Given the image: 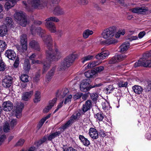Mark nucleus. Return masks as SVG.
<instances>
[{
  "mask_svg": "<svg viewBox=\"0 0 151 151\" xmlns=\"http://www.w3.org/2000/svg\"><path fill=\"white\" fill-rule=\"evenodd\" d=\"M42 39L47 48L46 51L47 58L52 61H58L61 57V53L57 49L55 50V52L53 50V40L51 35H45Z\"/></svg>",
  "mask_w": 151,
  "mask_h": 151,
  "instance_id": "nucleus-1",
  "label": "nucleus"
},
{
  "mask_svg": "<svg viewBox=\"0 0 151 151\" xmlns=\"http://www.w3.org/2000/svg\"><path fill=\"white\" fill-rule=\"evenodd\" d=\"M116 27L115 26H111L104 30L102 33V37L107 40L102 42L103 44L109 45L117 43V41L113 39L115 36L116 31Z\"/></svg>",
  "mask_w": 151,
  "mask_h": 151,
  "instance_id": "nucleus-2",
  "label": "nucleus"
},
{
  "mask_svg": "<svg viewBox=\"0 0 151 151\" xmlns=\"http://www.w3.org/2000/svg\"><path fill=\"white\" fill-rule=\"evenodd\" d=\"M135 68L143 66L145 67H151V50L145 53L143 57L140 58L134 64Z\"/></svg>",
  "mask_w": 151,
  "mask_h": 151,
  "instance_id": "nucleus-3",
  "label": "nucleus"
},
{
  "mask_svg": "<svg viewBox=\"0 0 151 151\" xmlns=\"http://www.w3.org/2000/svg\"><path fill=\"white\" fill-rule=\"evenodd\" d=\"M27 4L32 8L38 10L46 8V0H27Z\"/></svg>",
  "mask_w": 151,
  "mask_h": 151,
  "instance_id": "nucleus-4",
  "label": "nucleus"
},
{
  "mask_svg": "<svg viewBox=\"0 0 151 151\" xmlns=\"http://www.w3.org/2000/svg\"><path fill=\"white\" fill-rule=\"evenodd\" d=\"M77 57V55L73 53L69 55L65 58L61 63L60 67L61 70H64L69 67Z\"/></svg>",
  "mask_w": 151,
  "mask_h": 151,
  "instance_id": "nucleus-5",
  "label": "nucleus"
},
{
  "mask_svg": "<svg viewBox=\"0 0 151 151\" xmlns=\"http://www.w3.org/2000/svg\"><path fill=\"white\" fill-rule=\"evenodd\" d=\"M81 113L78 111H76L70 117V119L68 121L64 124L62 125L60 127L61 129L65 130L68 127L71 125L75 122V120H77L80 117Z\"/></svg>",
  "mask_w": 151,
  "mask_h": 151,
  "instance_id": "nucleus-6",
  "label": "nucleus"
},
{
  "mask_svg": "<svg viewBox=\"0 0 151 151\" xmlns=\"http://www.w3.org/2000/svg\"><path fill=\"white\" fill-rule=\"evenodd\" d=\"M25 14L23 12L20 11L16 12L14 15V17L17 22L21 26L25 27L26 26L27 23V19L26 18Z\"/></svg>",
  "mask_w": 151,
  "mask_h": 151,
  "instance_id": "nucleus-7",
  "label": "nucleus"
},
{
  "mask_svg": "<svg viewBox=\"0 0 151 151\" xmlns=\"http://www.w3.org/2000/svg\"><path fill=\"white\" fill-rule=\"evenodd\" d=\"M101 83H99L97 84L94 83V84H92L89 85L88 83L83 81L81 83L80 86V89L81 91L84 92H86L89 91L91 89L96 87H99L101 86Z\"/></svg>",
  "mask_w": 151,
  "mask_h": 151,
  "instance_id": "nucleus-8",
  "label": "nucleus"
},
{
  "mask_svg": "<svg viewBox=\"0 0 151 151\" xmlns=\"http://www.w3.org/2000/svg\"><path fill=\"white\" fill-rule=\"evenodd\" d=\"M46 60L43 61H40L38 60H36V63L38 64H42L43 65V70L42 73L43 74L46 72L49 69L51 66V60L46 58Z\"/></svg>",
  "mask_w": 151,
  "mask_h": 151,
  "instance_id": "nucleus-9",
  "label": "nucleus"
},
{
  "mask_svg": "<svg viewBox=\"0 0 151 151\" xmlns=\"http://www.w3.org/2000/svg\"><path fill=\"white\" fill-rule=\"evenodd\" d=\"M53 14L57 16L63 15L65 14V11L63 8L58 5L54 8Z\"/></svg>",
  "mask_w": 151,
  "mask_h": 151,
  "instance_id": "nucleus-10",
  "label": "nucleus"
},
{
  "mask_svg": "<svg viewBox=\"0 0 151 151\" xmlns=\"http://www.w3.org/2000/svg\"><path fill=\"white\" fill-rule=\"evenodd\" d=\"M61 0H46V8L49 10H52L55 4H58Z\"/></svg>",
  "mask_w": 151,
  "mask_h": 151,
  "instance_id": "nucleus-11",
  "label": "nucleus"
},
{
  "mask_svg": "<svg viewBox=\"0 0 151 151\" xmlns=\"http://www.w3.org/2000/svg\"><path fill=\"white\" fill-rule=\"evenodd\" d=\"M45 22V24L46 28L51 33H55L56 32V29L55 24L52 22Z\"/></svg>",
  "mask_w": 151,
  "mask_h": 151,
  "instance_id": "nucleus-12",
  "label": "nucleus"
},
{
  "mask_svg": "<svg viewBox=\"0 0 151 151\" xmlns=\"http://www.w3.org/2000/svg\"><path fill=\"white\" fill-rule=\"evenodd\" d=\"M12 78L9 76H5L2 82V85L5 88H9L11 86Z\"/></svg>",
  "mask_w": 151,
  "mask_h": 151,
  "instance_id": "nucleus-13",
  "label": "nucleus"
},
{
  "mask_svg": "<svg viewBox=\"0 0 151 151\" xmlns=\"http://www.w3.org/2000/svg\"><path fill=\"white\" fill-rule=\"evenodd\" d=\"M148 10L147 8L145 7H137L130 9V10L133 13L142 14Z\"/></svg>",
  "mask_w": 151,
  "mask_h": 151,
  "instance_id": "nucleus-14",
  "label": "nucleus"
},
{
  "mask_svg": "<svg viewBox=\"0 0 151 151\" xmlns=\"http://www.w3.org/2000/svg\"><path fill=\"white\" fill-rule=\"evenodd\" d=\"M126 58L125 55H118L113 57L110 60L111 63H114L118 62H120Z\"/></svg>",
  "mask_w": 151,
  "mask_h": 151,
  "instance_id": "nucleus-15",
  "label": "nucleus"
},
{
  "mask_svg": "<svg viewBox=\"0 0 151 151\" xmlns=\"http://www.w3.org/2000/svg\"><path fill=\"white\" fill-rule=\"evenodd\" d=\"M5 55L9 59L13 60H15L16 56L15 52L11 49L6 50L5 52Z\"/></svg>",
  "mask_w": 151,
  "mask_h": 151,
  "instance_id": "nucleus-16",
  "label": "nucleus"
},
{
  "mask_svg": "<svg viewBox=\"0 0 151 151\" xmlns=\"http://www.w3.org/2000/svg\"><path fill=\"white\" fill-rule=\"evenodd\" d=\"M3 110L5 111H11L13 108L12 103L9 101H4L2 104Z\"/></svg>",
  "mask_w": 151,
  "mask_h": 151,
  "instance_id": "nucleus-17",
  "label": "nucleus"
},
{
  "mask_svg": "<svg viewBox=\"0 0 151 151\" xmlns=\"http://www.w3.org/2000/svg\"><path fill=\"white\" fill-rule=\"evenodd\" d=\"M92 104L91 100H88L86 101L85 104L83 105L82 109V114H83L89 110H90L92 106Z\"/></svg>",
  "mask_w": 151,
  "mask_h": 151,
  "instance_id": "nucleus-18",
  "label": "nucleus"
},
{
  "mask_svg": "<svg viewBox=\"0 0 151 151\" xmlns=\"http://www.w3.org/2000/svg\"><path fill=\"white\" fill-rule=\"evenodd\" d=\"M109 55V52L107 50L101 52L100 53L97 54L95 56L96 58L98 60L105 59Z\"/></svg>",
  "mask_w": 151,
  "mask_h": 151,
  "instance_id": "nucleus-19",
  "label": "nucleus"
},
{
  "mask_svg": "<svg viewBox=\"0 0 151 151\" xmlns=\"http://www.w3.org/2000/svg\"><path fill=\"white\" fill-rule=\"evenodd\" d=\"M56 68V67L55 66L53 67L52 68L51 70L48 72L47 74L46 75L45 77V80L47 83L49 82L52 78Z\"/></svg>",
  "mask_w": 151,
  "mask_h": 151,
  "instance_id": "nucleus-20",
  "label": "nucleus"
},
{
  "mask_svg": "<svg viewBox=\"0 0 151 151\" xmlns=\"http://www.w3.org/2000/svg\"><path fill=\"white\" fill-rule=\"evenodd\" d=\"M8 1L6 2L4 5L5 9L8 11L13 7L17 4L16 0H6Z\"/></svg>",
  "mask_w": 151,
  "mask_h": 151,
  "instance_id": "nucleus-21",
  "label": "nucleus"
},
{
  "mask_svg": "<svg viewBox=\"0 0 151 151\" xmlns=\"http://www.w3.org/2000/svg\"><path fill=\"white\" fill-rule=\"evenodd\" d=\"M89 134L93 139H96L98 137V133L96 129L93 128H91L89 130Z\"/></svg>",
  "mask_w": 151,
  "mask_h": 151,
  "instance_id": "nucleus-22",
  "label": "nucleus"
},
{
  "mask_svg": "<svg viewBox=\"0 0 151 151\" xmlns=\"http://www.w3.org/2000/svg\"><path fill=\"white\" fill-rule=\"evenodd\" d=\"M57 100V99L56 98H54L52 100L50 101L49 102V105L43 109V111L44 113H46L48 112L49 110L54 106V104L56 103Z\"/></svg>",
  "mask_w": 151,
  "mask_h": 151,
  "instance_id": "nucleus-23",
  "label": "nucleus"
},
{
  "mask_svg": "<svg viewBox=\"0 0 151 151\" xmlns=\"http://www.w3.org/2000/svg\"><path fill=\"white\" fill-rule=\"evenodd\" d=\"M29 46L35 50L39 51L40 50V45L35 40L31 41L29 44Z\"/></svg>",
  "mask_w": 151,
  "mask_h": 151,
  "instance_id": "nucleus-24",
  "label": "nucleus"
},
{
  "mask_svg": "<svg viewBox=\"0 0 151 151\" xmlns=\"http://www.w3.org/2000/svg\"><path fill=\"white\" fill-rule=\"evenodd\" d=\"M130 44L129 42H126L123 43L119 47L120 52L122 53L125 52L129 48Z\"/></svg>",
  "mask_w": 151,
  "mask_h": 151,
  "instance_id": "nucleus-25",
  "label": "nucleus"
},
{
  "mask_svg": "<svg viewBox=\"0 0 151 151\" xmlns=\"http://www.w3.org/2000/svg\"><path fill=\"white\" fill-rule=\"evenodd\" d=\"M24 104L23 103H20L16 107L15 112L16 113V116L17 118H19L18 116H19L21 115V113L22 109L24 107Z\"/></svg>",
  "mask_w": 151,
  "mask_h": 151,
  "instance_id": "nucleus-26",
  "label": "nucleus"
},
{
  "mask_svg": "<svg viewBox=\"0 0 151 151\" xmlns=\"http://www.w3.org/2000/svg\"><path fill=\"white\" fill-rule=\"evenodd\" d=\"M30 68L31 66L29 60L28 59H25L24 60L23 65V69L26 73H28L30 69Z\"/></svg>",
  "mask_w": 151,
  "mask_h": 151,
  "instance_id": "nucleus-27",
  "label": "nucleus"
},
{
  "mask_svg": "<svg viewBox=\"0 0 151 151\" xmlns=\"http://www.w3.org/2000/svg\"><path fill=\"white\" fill-rule=\"evenodd\" d=\"M79 139L83 145L86 147H88L90 144V142L88 139L83 135H80Z\"/></svg>",
  "mask_w": 151,
  "mask_h": 151,
  "instance_id": "nucleus-28",
  "label": "nucleus"
},
{
  "mask_svg": "<svg viewBox=\"0 0 151 151\" xmlns=\"http://www.w3.org/2000/svg\"><path fill=\"white\" fill-rule=\"evenodd\" d=\"M33 94V91H32L25 92L23 93L22 96V99L25 101H28Z\"/></svg>",
  "mask_w": 151,
  "mask_h": 151,
  "instance_id": "nucleus-29",
  "label": "nucleus"
},
{
  "mask_svg": "<svg viewBox=\"0 0 151 151\" xmlns=\"http://www.w3.org/2000/svg\"><path fill=\"white\" fill-rule=\"evenodd\" d=\"M69 91L66 88H64L62 90H58L57 93L56 95L57 96H60L61 97L63 98L68 93Z\"/></svg>",
  "mask_w": 151,
  "mask_h": 151,
  "instance_id": "nucleus-30",
  "label": "nucleus"
},
{
  "mask_svg": "<svg viewBox=\"0 0 151 151\" xmlns=\"http://www.w3.org/2000/svg\"><path fill=\"white\" fill-rule=\"evenodd\" d=\"M8 31L7 27L5 25L0 26V36H4L6 35Z\"/></svg>",
  "mask_w": 151,
  "mask_h": 151,
  "instance_id": "nucleus-31",
  "label": "nucleus"
},
{
  "mask_svg": "<svg viewBox=\"0 0 151 151\" xmlns=\"http://www.w3.org/2000/svg\"><path fill=\"white\" fill-rule=\"evenodd\" d=\"M134 92L138 94H140L143 91V89L140 86L135 85L132 87Z\"/></svg>",
  "mask_w": 151,
  "mask_h": 151,
  "instance_id": "nucleus-32",
  "label": "nucleus"
},
{
  "mask_svg": "<svg viewBox=\"0 0 151 151\" xmlns=\"http://www.w3.org/2000/svg\"><path fill=\"white\" fill-rule=\"evenodd\" d=\"M37 33L38 35L42 38L45 35L46 31L40 27H37Z\"/></svg>",
  "mask_w": 151,
  "mask_h": 151,
  "instance_id": "nucleus-33",
  "label": "nucleus"
},
{
  "mask_svg": "<svg viewBox=\"0 0 151 151\" xmlns=\"http://www.w3.org/2000/svg\"><path fill=\"white\" fill-rule=\"evenodd\" d=\"M93 33V32L91 30L89 29H87L85 30L83 34V37L85 39L88 38L89 36L92 35Z\"/></svg>",
  "mask_w": 151,
  "mask_h": 151,
  "instance_id": "nucleus-34",
  "label": "nucleus"
},
{
  "mask_svg": "<svg viewBox=\"0 0 151 151\" xmlns=\"http://www.w3.org/2000/svg\"><path fill=\"white\" fill-rule=\"evenodd\" d=\"M35 97L33 101L35 103H37L41 100V93L39 91H36L35 94Z\"/></svg>",
  "mask_w": 151,
  "mask_h": 151,
  "instance_id": "nucleus-35",
  "label": "nucleus"
},
{
  "mask_svg": "<svg viewBox=\"0 0 151 151\" xmlns=\"http://www.w3.org/2000/svg\"><path fill=\"white\" fill-rule=\"evenodd\" d=\"M60 133L59 132H56L54 133L50 134L47 137V140L49 141H51L55 137L59 135Z\"/></svg>",
  "mask_w": 151,
  "mask_h": 151,
  "instance_id": "nucleus-36",
  "label": "nucleus"
},
{
  "mask_svg": "<svg viewBox=\"0 0 151 151\" xmlns=\"http://www.w3.org/2000/svg\"><path fill=\"white\" fill-rule=\"evenodd\" d=\"M85 76L88 78H91L95 75V72L93 70H89L84 73Z\"/></svg>",
  "mask_w": 151,
  "mask_h": 151,
  "instance_id": "nucleus-37",
  "label": "nucleus"
},
{
  "mask_svg": "<svg viewBox=\"0 0 151 151\" xmlns=\"http://www.w3.org/2000/svg\"><path fill=\"white\" fill-rule=\"evenodd\" d=\"M6 25L7 26H10V27H12L13 25V21L12 19L10 17H7L5 20Z\"/></svg>",
  "mask_w": 151,
  "mask_h": 151,
  "instance_id": "nucleus-38",
  "label": "nucleus"
},
{
  "mask_svg": "<svg viewBox=\"0 0 151 151\" xmlns=\"http://www.w3.org/2000/svg\"><path fill=\"white\" fill-rule=\"evenodd\" d=\"M105 115L102 112H100L97 113L96 114L95 117L99 122L103 121V120L104 118Z\"/></svg>",
  "mask_w": 151,
  "mask_h": 151,
  "instance_id": "nucleus-39",
  "label": "nucleus"
},
{
  "mask_svg": "<svg viewBox=\"0 0 151 151\" xmlns=\"http://www.w3.org/2000/svg\"><path fill=\"white\" fill-rule=\"evenodd\" d=\"M45 21H50L54 22H59L60 20L56 17L53 16L47 18L45 20Z\"/></svg>",
  "mask_w": 151,
  "mask_h": 151,
  "instance_id": "nucleus-40",
  "label": "nucleus"
},
{
  "mask_svg": "<svg viewBox=\"0 0 151 151\" xmlns=\"http://www.w3.org/2000/svg\"><path fill=\"white\" fill-rule=\"evenodd\" d=\"M94 56L92 55H86L81 58V62L83 63H84L85 62L92 60Z\"/></svg>",
  "mask_w": 151,
  "mask_h": 151,
  "instance_id": "nucleus-41",
  "label": "nucleus"
},
{
  "mask_svg": "<svg viewBox=\"0 0 151 151\" xmlns=\"http://www.w3.org/2000/svg\"><path fill=\"white\" fill-rule=\"evenodd\" d=\"M27 37L26 34H22L20 37V42L21 43H27Z\"/></svg>",
  "mask_w": 151,
  "mask_h": 151,
  "instance_id": "nucleus-42",
  "label": "nucleus"
},
{
  "mask_svg": "<svg viewBox=\"0 0 151 151\" xmlns=\"http://www.w3.org/2000/svg\"><path fill=\"white\" fill-rule=\"evenodd\" d=\"M6 42L3 40H0V52H3L6 47Z\"/></svg>",
  "mask_w": 151,
  "mask_h": 151,
  "instance_id": "nucleus-43",
  "label": "nucleus"
},
{
  "mask_svg": "<svg viewBox=\"0 0 151 151\" xmlns=\"http://www.w3.org/2000/svg\"><path fill=\"white\" fill-rule=\"evenodd\" d=\"M106 89L107 94H109L113 91L115 88L114 87L113 85H110L107 86L106 88Z\"/></svg>",
  "mask_w": 151,
  "mask_h": 151,
  "instance_id": "nucleus-44",
  "label": "nucleus"
},
{
  "mask_svg": "<svg viewBox=\"0 0 151 151\" xmlns=\"http://www.w3.org/2000/svg\"><path fill=\"white\" fill-rule=\"evenodd\" d=\"M101 104L102 108L104 110L107 109L109 106V103L105 100L102 101Z\"/></svg>",
  "mask_w": 151,
  "mask_h": 151,
  "instance_id": "nucleus-45",
  "label": "nucleus"
},
{
  "mask_svg": "<svg viewBox=\"0 0 151 151\" xmlns=\"http://www.w3.org/2000/svg\"><path fill=\"white\" fill-rule=\"evenodd\" d=\"M104 67L103 66H101L96 67L94 68L93 70L95 72V75L103 71L104 69Z\"/></svg>",
  "mask_w": 151,
  "mask_h": 151,
  "instance_id": "nucleus-46",
  "label": "nucleus"
},
{
  "mask_svg": "<svg viewBox=\"0 0 151 151\" xmlns=\"http://www.w3.org/2000/svg\"><path fill=\"white\" fill-rule=\"evenodd\" d=\"M147 85L145 88V92L147 94L149 95V93L151 91V81L148 82Z\"/></svg>",
  "mask_w": 151,
  "mask_h": 151,
  "instance_id": "nucleus-47",
  "label": "nucleus"
},
{
  "mask_svg": "<svg viewBox=\"0 0 151 151\" xmlns=\"http://www.w3.org/2000/svg\"><path fill=\"white\" fill-rule=\"evenodd\" d=\"M30 30L32 35H34L37 32V27H36L34 25H32L30 27Z\"/></svg>",
  "mask_w": 151,
  "mask_h": 151,
  "instance_id": "nucleus-48",
  "label": "nucleus"
},
{
  "mask_svg": "<svg viewBox=\"0 0 151 151\" xmlns=\"http://www.w3.org/2000/svg\"><path fill=\"white\" fill-rule=\"evenodd\" d=\"M98 136L99 135L101 137H108V136L107 134V132L104 131L103 130H100L99 132Z\"/></svg>",
  "mask_w": 151,
  "mask_h": 151,
  "instance_id": "nucleus-49",
  "label": "nucleus"
},
{
  "mask_svg": "<svg viewBox=\"0 0 151 151\" xmlns=\"http://www.w3.org/2000/svg\"><path fill=\"white\" fill-rule=\"evenodd\" d=\"M47 137L44 136L43 137L40 139L37 142V144L38 145H40L43 143L45 142L47 140Z\"/></svg>",
  "mask_w": 151,
  "mask_h": 151,
  "instance_id": "nucleus-50",
  "label": "nucleus"
},
{
  "mask_svg": "<svg viewBox=\"0 0 151 151\" xmlns=\"http://www.w3.org/2000/svg\"><path fill=\"white\" fill-rule=\"evenodd\" d=\"M28 76L27 75H22L20 77L21 80L24 82H27L28 81Z\"/></svg>",
  "mask_w": 151,
  "mask_h": 151,
  "instance_id": "nucleus-51",
  "label": "nucleus"
},
{
  "mask_svg": "<svg viewBox=\"0 0 151 151\" xmlns=\"http://www.w3.org/2000/svg\"><path fill=\"white\" fill-rule=\"evenodd\" d=\"M6 67V65L2 60H0V71H4Z\"/></svg>",
  "mask_w": 151,
  "mask_h": 151,
  "instance_id": "nucleus-52",
  "label": "nucleus"
},
{
  "mask_svg": "<svg viewBox=\"0 0 151 151\" xmlns=\"http://www.w3.org/2000/svg\"><path fill=\"white\" fill-rule=\"evenodd\" d=\"M90 97L91 99L94 101H96L98 97V94L95 93H93L90 94Z\"/></svg>",
  "mask_w": 151,
  "mask_h": 151,
  "instance_id": "nucleus-53",
  "label": "nucleus"
},
{
  "mask_svg": "<svg viewBox=\"0 0 151 151\" xmlns=\"http://www.w3.org/2000/svg\"><path fill=\"white\" fill-rule=\"evenodd\" d=\"M118 86L119 87H126L128 85L127 82H124L122 81H120L119 82Z\"/></svg>",
  "mask_w": 151,
  "mask_h": 151,
  "instance_id": "nucleus-54",
  "label": "nucleus"
},
{
  "mask_svg": "<svg viewBox=\"0 0 151 151\" xmlns=\"http://www.w3.org/2000/svg\"><path fill=\"white\" fill-rule=\"evenodd\" d=\"M77 1L80 4L83 5L87 4L88 3V0H77Z\"/></svg>",
  "mask_w": 151,
  "mask_h": 151,
  "instance_id": "nucleus-55",
  "label": "nucleus"
},
{
  "mask_svg": "<svg viewBox=\"0 0 151 151\" xmlns=\"http://www.w3.org/2000/svg\"><path fill=\"white\" fill-rule=\"evenodd\" d=\"M24 141L25 140L23 139H19L16 144L15 146H20L24 144Z\"/></svg>",
  "mask_w": 151,
  "mask_h": 151,
  "instance_id": "nucleus-56",
  "label": "nucleus"
},
{
  "mask_svg": "<svg viewBox=\"0 0 151 151\" xmlns=\"http://www.w3.org/2000/svg\"><path fill=\"white\" fill-rule=\"evenodd\" d=\"M17 123V120L15 119H12L10 123V125L12 129L16 125Z\"/></svg>",
  "mask_w": 151,
  "mask_h": 151,
  "instance_id": "nucleus-57",
  "label": "nucleus"
},
{
  "mask_svg": "<svg viewBox=\"0 0 151 151\" xmlns=\"http://www.w3.org/2000/svg\"><path fill=\"white\" fill-rule=\"evenodd\" d=\"M83 95V93H77L73 96V98L74 100H76L81 98Z\"/></svg>",
  "mask_w": 151,
  "mask_h": 151,
  "instance_id": "nucleus-58",
  "label": "nucleus"
},
{
  "mask_svg": "<svg viewBox=\"0 0 151 151\" xmlns=\"http://www.w3.org/2000/svg\"><path fill=\"white\" fill-rule=\"evenodd\" d=\"M72 98V96L71 95H68L67 97H66L64 101V104H66L68 103H69L71 102V99Z\"/></svg>",
  "mask_w": 151,
  "mask_h": 151,
  "instance_id": "nucleus-59",
  "label": "nucleus"
},
{
  "mask_svg": "<svg viewBox=\"0 0 151 151\" xmlns=\"http://www.w3.org/2000/svg\"><path fill=\"white\" fill-rule=\"evenodd\" d=\"M9 124L8 123H6L4 127V131L6 132H9L10 130Z\"/></svg>",
  "mask_w": 151,
  "mask_h": 151,
  "instance_id": "nucleus-60",
  "label": "nucleus"
},
{
  "mask_svg": "<svg viewBox=\"0 0 151 151\" xmlns=\"http://www.w3.org/2000/svg\"><path fill=\"white\" fill-rule=\"evenodd\" d=\"M22 46V50L23 52L26 51L27 49V43H21Z\"/></svg>",
  "mask_w": 151,
  "mask_h": 151,
  "instance_id": "nucleus-61",
  "label": "nucleus"
},
{
  "mask_svg": "<svg viewBox=\"0 0 151 151\" xmlns=\"http://www.w3.org/2000/svg\"><path fill=\"white\" fill-rule=\"evenodd\" d=\"M125 29H123V30H119L118 31V35H119L118 36H117V35H115V37L117 38L119 37L121 35H124V34H125Z\"/></svg>",
  "mask_w": 151,
  "mask_h": 151,
  "instance_id": "nucleus-62",
  "label": "nucleus"
},
{
  "mask_svg": "<svg viewBox=\"0 0 151 151\" xmlns=\"http://www.w3.org/2000/svg\"><path fill=\"white\" fill-rule=\"evenodd\" d=\"M19 59L18 58H17L13 64V66L14 68H17L19 65Z\"/></svg>",
  "mask_w": 151,
  "mask_h": 151,
  "instance_id": "nucleus-63",
  "label": "nucleus"
},
{
  "mask_svg": "<svg viewBox=\"0 0 151 151\" xmlns=\"http://www.w3.org/2000/svg\"><path fill=\"white\" fill-rule=\"evenodd\" d=\"M40 74L38 73L36 74L33 79L34 81L35 82H38L40 80Z\"/></svg>",
  "mask_w": 151,
  "mask_h": 151,
  "instance_id": "nucleus-64",
  "label": "nucleus"
}]
</instances>
